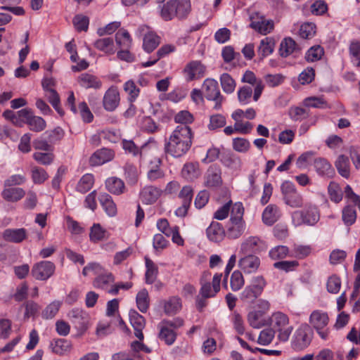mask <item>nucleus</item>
<instances>
[{"mask_svg":"<svg viewBox=\"0 0 360 360\" xmlns=\"http://www.w3.org/2000/svg\"><path fill=\"white\" fill-rule=\"evenodd\" d=\"M192 131L189 126L178 125L165 145V151L174 158L184 155L192 145Z\"/></svg>","mask_w":360,"mask_h":360,"instance_id":"nucleus-1","label":"nucleus"},{"mask_svg":"<svg viewBox=\"0 0 360 360\" xmlns=\"http://www.w3.org/2000/svg\"><path fill=\"white\" fill-rule=\"evenodd\" d=\"M190 11V0H170L160 6V15L164 20H170L175 16L184 18Z\"/></svg>","mask_w":360,"mask_h":360,"instance_id":"nucleus-2","label":"nucleus"},{"mask_svg":"<svg viewBox=\"0 0 360 360\" xmlns=\"http://www.w3.org/2000/svg\"><path fill=\"white\" fill-rule=\"evenodd\" d=\"M291 218L295 226L303 224L314 226L319 221L320 212L316 205L308 202L304 204L303 209L292 212Z\"/></svg>","mask_w":360,"mask_h":360,"instance_id":"nucleus-3","label":"nucleus"},{"mask_svg":"<svg viewBox=\"0 0 360 360\" xmlns=\"http://www.w3.org/2000/svg\"><path fill=\"white\" fill-rule=\"evenodd\" d=\"M184 320L180 317L162 321L158 325L160 340L167 345H173L176 339L177 330L184 326Z\"/></svg>","mask_w":360,"mask_h":360,"instance_id":"nucleus-4","label":"nucleus"},{"mask_svg":"<svg viewBox=\"0 0 360 360\" xmlns=\"http://www.w3.org/2000/svg\"><path fill=\"white\" fill-rule=\"evenodd\" d=\"M329 322L328 312L321 309L313 310L309 317L310 326L322 340H327L329 337L330 333L328 327Z\"/></svg>","mask_w":360,"mask_h":360,"instance_id":"nucleus-5","label":"nucleus"},{"mask_svg":"<svg viewBox=\"0 0 360 360\" xmlns=\"http://www.w3.org/2000/svg\"><path fill=\"white\" fill-rule=\"evenodd\" d=\"M269 324L275 333H278V338L281 342H286L288 340L293 327L290 325L288 316L281 312L276 311L271 314L269 317Z\"/></svg>","mask_w":360,"mask_h":360,"instance_id":"nucleus-6","label":"nucleus"},{"mask_svg":"<svg viewBox=\"0 0 360 360\" xmlns=\"http://www.w3.org/2000/svg\"><path fill=\"white\" fill-rule=\"evenodd\" d=\"M202 91L207 100L215 102L214 108L219 110L224 101V96L220 93L217 81L212 78H207L203 82Z\"/></svg>","mask_w":360,"mask_h":360,"instance_id":"nucleus-7","label":"nucleus"},{"mask_svg":"<svg viewBox=\"0 0 360 360\" xmlns=\"http://www.w3.org/2000/svg\"><path fill=\"white\" fill-rule=\"evenodd\" d=\"M281 192L284 202L292 208L301 207L304 205L302 195L297 192L295 185L290 181H285L281 185Z\"/></svg>","mask_w":360,"mask_h":360,"instance_id":"nucleus-8","label":"nucleus"},{"mask_svg":"<svg viewBox=\"0 0 360 360\" xmlns=\"http://www.w3.org/2000/svg\"><path fill=\"white\" fill-rule=\"evenodd\" d=\"M312 340V333L308 324L300 325L295 330L292 340V347L297 351H301L307 348Z\"/></svg>","mask_w":360,"mask_h":360,"instance_id":"nucleus-9","label":"nucleus"},{"mask_svg":"<svg viewBox=\"0 0 360 360\" xmlns=\"http://www.w3.org/2000/svg\"><path fill=\"white\" fill-rule=\"evenodd\" d=\"M68 316L78 332L84 333L87 329L89 316L84 310L74 308L69 311Z\"/></svg>","mask_w":360,"mask_h":360,"instance_id":"nucleus-10","label":"nucleus"},{"mask_svg":"<svg viewBox=\"0 0 360 360\" xmlns=\"http://www.w3.org/2000/svg\"><path fill=\"white\" fill-rule=\"evenodd\" d=\"M55 264L49 261H41L33 265L31 271L32 276L39 281H46L55 271Z\"/></svg>","mask_w":360,"mask_h":360,"instance_id":"nucleus-11","label":"nucleus"},{"mask_svg":"<svg viewBox=\"0 0 360 360\" xmlns=\"http://www.w3.org/2000/svg\"><path fill=\"white\" fill-rule=\"evenodd\" d=\"M140 35H143V48L148 52L150 53L155 50L159 45L160 41V37L146 25H141L138 28Z\"/></svg>","mask_w":360,"mask_h":360,"instance_id":"nucleus-12","label":"nucleus"},{"mask_svg":"<svg viewBox=\"0 0 360 360\" xmlns=\"http://www.w3.org/2000/svg\"><path fill=\"white\" fill-rule=\"evenodd\" d=\"M261 264L259 257L249 254L241 257L238 260V267L245 274H252L257 272Z\"/></svg>","mask_w":360,"mask_h":360,"instance_id":"nucleus-13","label":"nucleus"},{"mask_svg":"<svg viewBox=\"0 0 360 360\" xmlns=\"http://www.w3.org/2000/svg\"><path fill=\"white\" fill-rule=\"evenodd\" d=\"M267 245L260 238L251 236L245 240L240 245V252L247 254L249 252H259L266 250Z\"/></svg>","mask_w":360,"mask_h":360,"instance_id":"nucleus-14","label":"nucleus"},{"mask_svg":"<svg viewBox=\"0 0 360 360\" xmlns=\"http://www.w3.org/2000/svg\"><path fill=\"white\" fill-rule=\"evenodd\" d=\"M221 277V274H216L213 276L212 283L209 282L201 283L200 292L203 298L212 297L220 290Z\"/></svg>","mask_w":360,"mask_h":360,"instance_id":"nucleus-15","label":"nucleus"},{"mask_svg":"<svg viewBox=\"0 0 360 360\" xmlns=\"http://www.w3.org/2000/svg\"><path fill=\"white\" fill-rule=\"evenodd\" d=\"M241 81L245 83H248L254 86V101H257L260 98L264 86L262 79H257L253 72L247 70L244 73Z\"/></svg>","mask_w":360,"mask_h":360,"instance_id":"nucleus-16","label":"nucleus"},{"mask_svg":"<svg viewBox=\"0 0 360 360\" xmlns=\"http://www.w3.org/2000/svg\"><path fill=\"white\" fill-rule=\"evenodd\" d=\"M205 72V67L196 60L188 63L184 70L186 80L188 82L200 78L204 75Z\"/></svg>","mask_w":360,"mask_h":360,"instance_id":"nucleus-17","label":"nucleus"},{"mask_svg":"<svg viewBox=\"0 0 360 360\" xmlns=\"http://www.w3.org/2000/svg\"><path fill=\"white\" fill-rule=\"evenodd\" d=\"M162 160L160 158L155 157L148 162L147 178L150 181H157L162 179L165 172L160 168Z\"/></svg>","mask_w":360,"mask_h":360,"instance_id":"nucleus-18","label":"nucleus"},{"mask_svg":"<svg viewBox=\"0 0 360 360\" xmlns=\"http://www.w3.org/2000/svg\"><path fill=\"white\" fill-rule=\"evenodd\" d=\"M120 94L117 88L112 86L104 94L103 104L107 111L115 110L120 103Z\"/></svg>","mask_w":360,"mask_h":360,"instance_id":"nucleus-19","label":"nucleus"},{"mask_svg":"<svg viewBox=\"0 0 360 360\" xmlns=\"http://www.w3.org/2000/svg\"><path fill=\"white\" fill-rule=\"evenodd\" d=\"M152 146L151 143H148L143 145L139 150L133 141L127 140L122 141V147L125 152L131 153L133 155H136L139 153L141 159L143 161L146 160V156L150 153L149 150L151 149Z\"/></svg>","mask_w":360,"mask_h":360,"instance_id":"nucleus-20","label":"nucleus"},{"mask_svg":"<svg viewBox=\"0 0 360 360\" xmlns=\"http://www.w3.org/2000/svg\"><path fill=\"white\" fill-rule=\"evenodd\" d=\"M114 158L112 150L107 148H102L96 151L90 158L89 163L91 166L103 165Z\"/></svg>","mask_w":360,"mask_h":360,"instance_id":"nucleus-21","label":"nucleus"},{"mask_svg":"<svg viewBox=\"0 0 360 360\" xmlns=\"http://www.w3.org/2000/svg\"><path fill=\"white\" fill-rule=\"evenodd\" d=\"M162 194V191L153 186H146L140 192V198L143 202L150 205L157 201Z\"/></svg>","mask_w":360,"mask_h":360,"instance_id":"nucleus-22","label":"nucleus"},{"mask_svg":"<svg viewBox=\"0 0 360 360\" xmlns=\"http://www.w3.org/2000/svg\"><path fill=\"white\" fill-rule=\"evenodd\" d=\"M281 216L279 207L276 205L270 204L262 212V221L267 226H271L279 219Z\"/></svg>","mask_w":360,"mask_h":360,"instance_id":"nucleus-23","label":"nucleus"},{"mask_svg":"<svg viewBox=\"0 0 360 360\" xmlns=\"http://www.w3.org/2000/svg\"><path fill=\"white\" fill-rule=\"evenodd\" d=\"M79 84L84 89H100L102 86L101 79L96 76L90 73H82L78 78Z\"/></svg>","mask_w":360,"mask_h":360,"instance_id":"nucleus-24","label":"nucleus"},{"mask_svg":"<svg viewBox=\"0 0 360 360\" xmlns=\"http://www.w3.org/2000/svg\"><path fill=\"white\" fill-rule=\"evenodd\" d=\"M266 314L253 310L249 312L248 315V321L250 326L254 328H260L269 324V318L266 317Z\"/></svg>","mask_w":360,"mask_h":360,"instance_id":"nucleus-25","label":"nucleus"},{"mask_svg":"<svg viewBox=\"0 0 360 360\" xmlns=\"http://www.w3.org/2000/svg\"><path fill=\"white\" fill-rule=\"evenodd\" d=\"M130 323L134 328L135 336L142 340L143 339V334L142 330L145 327V319L143 316L138 314L136 311H133L129 313Z\"/></svg>","mask_w":360,"mask_h":360,"instance_id":"nucleus-26","label":"nucleus"},{"mask_svg":"<svg viewBox=\"0 0 360 360\" xmlns=\"http://www.w3.org/2000/svg\"><path fill=\"white\" fill-rule=\"evenodd\" d=\"M5 240L18 243L25 240L27 237V231L23 229H8L3 233Z\"/></svg>","mask_w":360,"mask_h":360,"instance_id":"nucleus-27","label":"nucleus"},{"mask_svg":"<svg viewBox=\"0 0 360 360\" xmlns=\"http://www.w3.org/2000/svg\"><path fill=\"white\" fill-rule=\"evenodd\" d=\"M245 222L240 219H230V223L226 231V236L231 239L238 238L244 232Z\"/></svg>","mask_w":360,"mask_h":360,"instance_id":"nucleus-28","label":"nucleus"},{"mask_svg":"<svg viewBox=\"0 0 360 360\" xmlns=\"http://www.w3.org/2000/svg\"><path fill=\"white\" fill-rule=\"evenodd\" d=\"M106 189L113 195H121L125 191L124 181L116 176L109 177L105 180Z\"/></svg>","mask_w":360,"mask_h":360,"instance_id":"nucleus-29","label":"nucleus"},{"mask_svg":"<svg viewBox=\"0 0 360 360\" xmlns=\"http://www.w3.org/2000/svg\"><path fill=\"white\" fill-rule=\"evenodd\" d=\"M98 200L105 212L109 217H114L117 214V207L112 197L106 193H101L98 196Z\"/></svg>","mask_w":360,"mask_h":360,"instance_id":"nucleus-30","label":"nucleus"},{"mask_svg":"<svg viewBox=\"0 0 360 360\" xmlns=\"http://www.w3.org/2000/svg\"><path fill=\"white\" fill-rule=\"evenodd\" d=\"M210 240L218 243L224 238V231L221 224L212 221L206 230Z\"/></svg>","mask_w":360,"mask_h":360,"instance_id":"nucleus-31","label":"nucleus"},{"mask_svg":"<svg viewBox=\"0 0 360 360\" xmlns=\"http://www.w3.org/2000/svg\"><path fill=\"white\" fill-rule=\"evenodd\" d=\"M94 47L107 55H112L115 52L114 40L112 37H103L94 42Z\"/></svg>","mask_w":360,"mask_h":360,"instance_id":"nucleus-32","label":"nucleus"},{"mask_svg":"<svg viewBox=\"0 0 360 360\" xmlns=\"http://www.w3.org/2000/svg\"><path fill=\"white\" fill-rule=\"evenodd\" d=\"M314 167L317 173L323 176L332 177L335 171L331 165L324 158H317L314 160Z\"/></svg>","mask_w":360,"mask_h":360,"instance_id":"nucleus-33","label":"nucleus"},{"mask_svg":"<svg viewBox=\"0 0 360 360\" xmlns=\"http://www.w3.org/2000/svg\"><path fill=\"white\" fill-rule=\"evenodd\" d=\"M109 233L105 229L101 226L100 224L95 223L90 229L89 239L94 243H96L108 238Z\"/></svg>","mask_w":360,"mask_h":360,"instance_id":"nucleus-34","label":"nucleus"},{"mask_svg":"<svg viewBox=\"0 0 360 360\" xmlns=\"http://www.w3.org/2000/svg\"><path fill=\"white\" fill-rule=\"evenodd\" d=\"M182 176L188 181L198 178L200 174L199 164L198 162H188L184 165L181 170Z\"/></svg>","mask_w":360,"mask_h":360,"instance_id":"nucleus-35","label":"nucleus"},{"mask_svg":"<svg viewBox=\"0 0 360 360\" xmlns=\"http://www.w3.org/2000/svg\"><path fill=\"white\" fill-rule=\"evenodd\" d=\"M25 195V191L18 187L5 188L2 191V197L7 201L17 202Z\"/></svg>","mask_w":360,"mask_h":360,"instance_id":"nucleus-36","label":"nucleus"},{"mask_svg":"<svg viewBox=\"0 0 360 360\" xmlns=\"http://www.w3.org/2000/svg\"><path fill=\"white\" fill-rule=\"evenodd\" d=\"M335 167L338 173L344 178L348 179L350 176V162L349 158L340 155L335 162Z\"/></svg>","mask_w":360,"mask_h":360,"instance_id":"nucleus-37","label":"nucleus"},{"mask_svg":"<svg viewBox=\"0 0 360 360\" xmlns=\"http://www.w3.org/2000/svg\"><path fill=\"white\" fill-rule=\"evenodd\" d=\"M52 352L58 355H64L72 349V344L65 339H57L51 345Z\"/></svg>","mask_w":360,"mask_h":360,"instance_id":"nucleus-38","label":"nucleus"},{"mask_svg":"<svg viewBox=\"0 0 360 360\" xmlns=\"http://www.w3.org/2000/svg\"><path fill=\"white\" fill-rule=\"evenodd\" d=\"M146 271L145 274L146 283L148 284L153 283L158 274V268L157 265L148 257H145Z\"/></svg>","mask_w":360,"mask_h":360,"instance_id":"nucleus-39","label":"nucleus"},{"mask_svg":"<svg viewBox=\"0 0 360 360\" xmlns=\"http://www.w3.org/2000/svg\"><path fill=\"white\" fill-rule=\"evenodd\" d=\"M221 183V172L216 167H210L205 176V185L208 187L218 186Z\"/></svg>","mask_w":360,"mask_h":360,"instance_id":"nucleus-40","label":"nucleus"},{"mask_svg":"<svg viewBox=\"0 0 360 360\" xmlns=\"http://www.w3.org/2000/svg\"><path fill=\"white\" fill-rule=\"evenodd\" d=\"M238 99L240 105H248L252 101L254 95V89L252 86H243L240 87L237 92Z\"/></svg>","mask_w":360,"mask_h":360,"instance_id":"nucleus-41","label":"nucleus"},{"mask_svg":"<svg viewBox=\"0 0 360 360\" xmlns=\"http://www.w3.org/2000/svg\"><path fill=\"white\" fill-rule=\"evenodd\" d=\"M115 41L120 49H129L132 44V39L128 31L120 30L115 34Z\"/></svg>","mask_w":360,"mask_h":360,"instance_id":"nucleus-42","label":"nucleus"},{"mask_svg":"<svg viewBox=\"0 0 360 360\" xmlns=\"http://www.w3.org/2000/svg\"><path fill=\"white\" fill-rule=\"evenodd\" d=\"M94 177L91 174H86L78 181L76 190L82 193L89 191L94 186Z\"/></svg>","mask_w":360,"mask_h":360,"instance_id":"nucleus-43","label":"nucleus"},{"mask_svg":"<svg viewBox=\"0 0 360 360\" xmlns=\"http://www.w3.org/2000/svg\"><path fill=\"white\" fill-rule=\"evenodd\" d=\"M250 27L260 34H266L274 29V22L272 20L261 19L259 21H252Z\"/></svg>","mask_w":360,"mask_h":360,"instance_id":"nucleus-44","label":"nucleus"},{"mask_svg":"<svg viewBox=\"0 0 360 360\" xmlns=\"http://www.w3.org/2000/svg\"><path fill=\"white\" fill-rule=\"evenodd\" d=\"M274 40L271 37H266L261 40L258 48V53L264 58L273 53L274 49Z\"/></svg>","mask_w":360,"mask_h":360,"instance_id":"nucleus-45","label":"nucleus"},{"mask_svg":"<svg viewBox=\"0 0 360 360\" xmlns=\"http://www.w3.org/2000/svg\"><path fill=\"white\" fill-rule=\"evenodd\" d=\"M114 281V276L111 273L103 272L94 279L93 285L96 288L106 289Z\"/></svg>","mask_w":360,"mask_h":360,"instance_id":"nucleus-46","label":"nucleus"},{"mask_svg":"<svg viewBox=\"0 0 360 360\" xmlns=\"http://www.w3.org/2000/svg\"><path fill=\"white\" fill-rule=\"evenodd\" d=\"M349 53L352 64L360 67V41L353 40L350 42Z\"/></svg>","mask_w":360,"mask_h":360,"instance_id":"nucleus-47","label":"nucleus"},{"mask_svg":"<svg viewBox=\"0 0 360 360\" xmlns=\"http://www.w3.org/2000/svg\"><path fill=\"white\" fill-rule=\"evenodd\" d=\"M342 219L346 226H351L356 221V212L354 206L346 205L342 211Z\"/></svg>","mask_w":360,"mask_h":360,"instance_id":"nucleus-48","label":"nucleus"},{"mask_svg":"<svg viewBox=\"0 0 360 360\" xmlns=\"http://www.w3.org/2000/svg\"><path fill=\"white\" fill-rule=\"evenodd\" d=\"M296 46V43L290 37L285 38L280 44L281 56L284 58L288 57L295 51Z\"/></svg>","mask_w":360,"mask_h":360,"instance_id":"nucleus-49","label":"nucleus"},{"mask_svg":"<svg viewBox=\"0 0 360 360\" xmlns=\"http://www.w3.org/2000/svg\"><path fill=\"white\" fill-rule=\"evenodd\" d=\"M219 79L224 92L229 94L235 91L236 83L229 74L223 73Z\"/></svg>","mask_w":360,"mask_h":360,"instance_id":"nucleus-50","label":"nucleus"},{"mask_svg":"<svg viewBox=\"0 0 360 360\" xmlns=\"http://www.w3.org/2000/svg\"><path fill=\"white\" fill-rule=\"evenodd\" d=\"M136 305L138 309L142 312L145 313L147 311L149 307V296L146 289H142L140 290L136 297Z\"/></svg>","mask_w":360,"mask_h":360,"instance_id":"nucleus-51","label":"nucleus"},{"mask_svg":"<svg viewBox=\"0 0 360 360\" xmlns=\"http://www.w3.org/2000/svg\"><path fill=\"white\" fill-rule=\"evenodd\" d=\"M328 191L331 201L339 203L342 200L343 191L338 184L334 181L330 182Z\"/></svg>","mask_w":360,"mask_h":360,"instance_id":"nucleus-52","label":"nucleus"},{"mask_svg":"<svg viewBox=\"0 0 360 360\" xmlns=\"http://www.w3.org/2000/svg\"><path fill=\"white\" fill-rule=\"evenodd\" d=\"M316 32V27L314 23L304 22L300 28L299 35L301 38L309 39L313 38Z\"/></svg>","mask_w":360,"mask_h":360,"instance_id":"nucleus-53","label":"nucleus"},{"mask_svg":"<svg viewBox=\"0 0 360 360\" xmlns=\"http://www.w3.org/2000/svg\"><path fill=\"white\" fill-rule=\"evenodd\" d=\"M222 162L226 167L233 169H240L242 165L240 157L234 153H228L224 155Z\"/></svg>","mask_w":360,"mask_h":360,"instance_id":"nucleus-54","label":"nucleus"},{"mask_svg":"<svg viewBox=\"0 0 360 360\" xmlns=\"http://www.w3.org/2000/svg\"><path fill=\"white\" fill-rule=\"evenodd\" d=\"M303 103L307 108H324L328 106L327 102L322 96H310L306 98Z\"/></svg>","mask_w":360,"mask_h":360,"instance_id":"nucleus-55","label":"nucleus"},{"mask_svg":"<svg viewBox=\"0 0 360 360\" xmlns=\"http://www.w3.org/2000/svg\"><path fill=\"white\" fill-rule=\"evenodd\" d=\"M181 308L180 298L177 297H171L165 304V311L167 314L177 313Z\"/></svg>","mask_w":360,"mask_h":360,"instance_id":"nucleus-56","label":"nucleus"},{"mask_svg":"<svg viewBox=\"0 0 360 360\" xmlns=\"http://www.w3.org/2000/svg\"><path fill=\"white\" fill-rule=\"evenodd\" d=\"M61 306L60 301H53L46 307L42 311V317L46 319H53L58 312Z\"/></svg>","mask_w":360,"mask_h":360,"instance_id":"nucleus-57","label":"nucleus"},{"mask_svg":"<svg viewBox=\"0 0 360 360\" xmlns=\"http://www.w3.org/2000/svg\"><path fill=\"white\" fill-rule=\"evenodd\" d=\"M323 53V49L321 46H314L307 51L305 58L309 62H314L320 60Z\"/></svg>","mask_w":360,"mask_h":360,"instance_id":"nucleus-58","label":"nucleus"},{"mask_svg":"<svg viewBox=\"0 0 360 360\" xmlns=\"http://www.w3.org/2000/svg\"><path fill=\"white\" fill-rule=\"evenodd\" d=\"M231 288L233 291L240 290L244 285V278L241 271H234L231 276Z\"/></svg>","mask_w":360,"mask_h":360,"instance_id":"nucleus-59","label":"nucleus"},{"mask_svg":"<svg viewBox=\"0 0 360 360\" xmlns=\"http://www.w3.org/2000/svg\"><path fill=\"white\" fill-rule=\"evenodd\" d=\"M289 253V250L287 246L285 245H278L274 248H272L269 252V257L274 260L281 259L288 256Z\"/></svg>","mask_w":360,"mask_h":360,"instance_id":"nucleus-60","label":"nucleus"},{"mask_svg":"<svg viewBox=\"0 0 360 360\" xmlns=\"http://www.w3.org/2000/svg\"><path fill=\"white\" fill-rule=\"evenodd\" d=\"M289 116L294 121H300L309 116V112L301 107H292L289 110Z\"/></svg>","mask_w":360,"mask_h":360,"instance_id":"nucleus-61","label":"nucleus"},{"mask_svg":"<svg viewBox=\"0 0 360 360\" xmlns=\"http://www.w3.org/2000/svg\"><path fill=\"white\" fill-rule=\"evenodd\" d=\"M27 124L30 126V129L34 131H41L46 128V122L41 117L32 116L28 120Z\"/></svg>","mask_w":360,"mask_h":360,"instance_id":"nucleus-62","label":"nucleus"},{"mask_svg":"<svg viewBox=\"0 0 360 360\" xmlns=\"http://www.w3.org/2000/svg\"><path fill=\"white\" fill-rule=\"evenodd\" d=\"M169 245V241L160 233L153 236V247L155 252H160L165 249Z\"/></svg>","mask_w":360,"mask_h":360,"instance_id":"nucleus-63","label":"nucleus"},{"mask_svg":"<svg viewBox=\"0 0 360 360\" xmlns=\"http://www.w3.org/2000/svg\"><path fill=\"white\" fill-rule=\"evenodd\" d=\"M261 294L250 285H248L240 295V300L245 302H251Z\"/></svg>","mask_w":360,"mask_h":360,"instance_id":"nucleus-64","label":"nucleus"}]
</instances>
